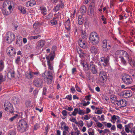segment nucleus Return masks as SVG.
I'll return each instance as SVG.
<instances>
[{"instance_id": "nucleus-11", "label": "nucleus", "mask_w": 135, "mask_h": 135, "mask_svg": "<svg viewBox=\"0 0 135 135\" xmlns=\"http://www.w3.org/2000/svg\"><path fill=\"white\" fill-rule=\"evenodd\" d=\"M122 94L123 96L126 98L130 97L132 95V93L130 90H124L122 92Z\"/></svg>"}, {"instance_id": "nucleus-55", "label": "nucleus", "mask_w": 135, "mask_h": 135, "mask_svg": "<svg viewBox=\"0 0 135 135\" xmlns=\"http://www.w3.org/2000/svg\"><path fill=\"white\" fill-rule=\"evenodd\" d=\"M40 127V126L38 124H36L34 126V129L35 130H36L38 129Z\"/></svg>"}, {"instance_id": "nucleus-60", "label": "nucleus", "mask_w": 135, "mask_h": 135, "mask_svg": "<svg viewBox=\"0 0 135 135\" xmlns=\"http://www.w3.org/2000/svg\"><path fill=\"white\" fill-rule=\"evenodd\" d=\"M31 104V102L30 101H28L26 102L25 105L26 107H28L30 106Z\"/></svg>"}, {"instance_id": "nucleus-22", "label": "nucleus", "mask_w": 135, "mask_h": 135, "mask_svg": "<svg viewBox=\"0 0 135 135\" xmlns=\"http://www.w3.org/2000/svg\"><path fill=\"white\" fill-rule=\"evenodd\" d=\"M40 9L41 12V13L44 16L45 15L47 14V9L45 7L41 6L40 7Z\"/></svg>"}, {"instance_id": "nucleus-20", "label": "nucleus", "mask_w": 135, "mask_h": 135, "mask_svg": "<svg viewBox=\"0 0 135 135\" xmlns=\"http://www.w3.org/2000/svg\"><path fill=\"white\" fill-rule=\"evenodd\" d=\"M90 50L91 53L94 54H97L99 51V50L97 47L94 46H92L90 47Z\"/></svg>"}, {"instance_id": "nucleus-59", "label": "nucleus", "mask_w": 135, "mask_h": 135, "mask_svg": "<svg viewBox=\"0 0 135 135\" xmlns=\"http://www.w3.org/2000/svg\"><path fill=\"white\" fill-rule=\"evenodd\" d=\"M102 113V110H97L96 112H95V113L96 114H100Z\"/></svg>"}, {"instance_id": "nucleus-10", "label": "nucleus", "mask_w": 135, "mask_h": 135, "mask_svg": "<svg viewBox=\"0 0 135 135\" xmlns=\"http://www.w3.org/2000/svg\"><path fill=\"white\" fill-rule=\"evenodd\" d=\"M7 55L9 56L14 55L16 53L14 48L11 47H9L7 48Z\"/></svg>"}, {"instance_id": "nucleus-28", "label": "nucleus", "mask_w": 135, "mask_h": 135, "mask_svg": "<svg viewBox=\"0 0 135 135\" xmlns=\"http://www.w3.org/2000/svg\"><path fill=\"white\" fill-rule=\"evenodd\" d=\"M88 133L89 135H94L95 130L92 128H89L88 130Z\"/></svg>"}, {"instance_id": "nucleus-45", "label": "nucleus", "mask_w": 135, "mask_h": 135, "mask_svg": "<svg viewBox=\"0 0 135 135\" xmlns=\"http://www.w3.org/2000/svg\"><path fill=\"white\" fill-rule=\"evenodd\" d=\"M65 99L71 101L72 100V95L70 94L67 95L65 98Z\"/></svg>"}, {"instance_id": "nucleus-16", "label": "nucleus", "mask_w": 135, "mask_h": 135, "mask_svg": "<svg viewBox=\"0 0 135 135\" xmlns=\"http://www.w3.org/2000/svg\"><path fill=\"white\" fill-rule=\"evenodd\" d=\"M77 51L79 55V56L81 58H84L86 56V54L85 51L80 48H78L77 49Z\"/></svg>"}, {"instance_id": "nucleus-19", "label": "nucleus", "mask_w": 135, "mask_h": 135, "mask_svg": "<svg viewBox=\"0 0 135 135\" xmlns=\"http://www.w3.org/2000/svg\"><path fill=\"white\" fill-rule=\"evenodd\" d=\"M133 126V124L132 123H130L127 125L125 126V130L127 133H129L130 132V131L129 129H131L132 128Z\"/></svg>"}, {"instance_id": "nucleus-30", "label": "nucleus", "mask_w": 135, "mask_h": 135, "mask_svg": "<svg viewBox=\"0 0 135 135\" xmlns=\"http://www.w3.org/2000/svg\"><path fill=\"white\" fill-rule=\"evenodd\" d=\"M18 9L22 14H25L26 13L27 11L25 8L21 6L18 7Z\"/></svg>"}, {"instance_id": "nucleus-25", "label": "nucleus", "mask_w": 135, "mask_h": 135, "mask_svg": "<svg viewBox=\"0 0 135 135\" xmlns=\"http://www.w3.org/2000/svg\"><path fill=\"white\" fill-rule=\"evenodd\" d=\"M81 36L83 39H86L87 37V34L85 32V31H81Z\"/></svg>"}, {"instance_id": "nucleus-54", "label": "nucleus", "mask_w": 135, "mask_h": 135, "mask_svg": "<svg viewBox=\"0 0 135 135\" xmlns=\"http://www.w3.org/2000/svg\"><path fill=\"white\" fill-rule=\"evenodd\" d=\"M8 135H16V132L13 131H10Z\"/></svg>"}, {"instance_id": "nucleus-6", "label": "nucleus", "mask_w": 135, "mask_h": 135, "mask_svg": "<svg viewBox=\"0 0 135 135\" xmlns=\"http://www.w3.org/2000/svg\"><path fill=\"white\" fill-rule=\"evenodd\" d=\"M107 76L106 73L104 71H102L99 73V81L103 85L104 84V82L106 81Z\"/></svg>"}, {"instance_id": "nucleus-17", "label": "nucleus", "mask_w": 135, "mask_h": 135, "mask_svg": "<svg viewBox=\"0 0 135 135\" xmlns=\"http://www.w3.org/2000/svg\"><path fill=\"white\" fill-rule=\"evenodd\" d=\"M109 60V58L108 56L107 57H102L100 58V61L102 62H104L103 65L104 66H106L107 64L108 63Z\"/></svg>"}, {"instance_id": "nucleus-62", "label": "nucleus", "mask_w": 135, "mask_h": 135, "mask_svg": "<svg viewBox=\"0 0 135 135\" xmlns=\"http://www.w3.org/2000/svg\"><path fill=\"white\" fill-rule=\"evenodd\" d=\"M39 26V23H35L33 25V27L34 28H37Z\"/></svg>"}, {"instance_id": "nucleus-51", "label": "nucleus", "mask_w": 135, "mask_h": 135, "mask_svg": "<svg viewBox=\"0 0 135 135\" xmlns=\"http://www.w3.org/2000/svg\"><path fill=\"white\" fill-rule=\"evenodd\" d=\"M62 113L64 116H66L67 115V112L65 110H63L62 112Z\"/></svg>"}, {"instance_id": "nucleus-12", "label": "nucleus", "mask_w": 135, "mask_h": 135, "mask_svg": "<svg viewBox=\"0 0 135 135\" xmlns=\"http://www.w3.org/2000/svg\"><path fill=\"white\" fill-rule=\"evenodd\" d=\"M117 105L120 107H124L126 106L127 104V102L124 99L117 100Z\"/></svg>"}, {"instance_id": "nucleus-23", "label": "nucleus", "mask_w": 135, "mask_h": 135, "mask_svg": "<svg viewBox=\"0 0 135 135\" xmlns=\"http://www.w3.org/2000/svg\"><path fill=\"white\" fill-rule=\"evenodd\" d=\"M129 63L132 66H135V61L131 57L128 60Z\"/></svg>"}, {"instance_id": "nucleus-7", "label": "nucleus", "mask_w": 135, "mask_h": 135, "mask_svg": "<svg viewBox=\"0 0 135 135\" xmlns=\"http://www.w3.org/2000/svg\"><path fill=\"white\" fill-rule=\"evenodd\" d=\"M4 106L6 111L11 113H13V106L9 102H7V103H5L4 105Z\"/></svg>"}, {"instance_id": "nucleus-33", "label": "nucleus", "mask_w": 135, "mask_h": 135, "mask_svg": "<svg viewBox=\"0 0 135 135\" xmlns=\"http://www.w3.org/2000/svg\"><path fill=\"white\" fill-rule=\"evenodd\" d=\"M69 25L70 23L68 22H65V28L68 31L70 30V27Z\"/></svg>"}, {"instance_id": "nucleus-5", "label": "nucleus", "mask_w": 135, "mask_h": 135, "mask_svg": "<svg viewBox=\"0 0 135 135\" xmlns=\"http://www.w3.org/2000/svg\"><path fill=\"white\" fill-rule=\"evenodd\" d=\"M122 79L124 83L127 85L131 84L133 81L131 76L128 74L124 75L122 77Z\"/></svg>"}, {"instance_id": "nucleus-24", "label": "nucleus", "mask_w": 135, "mask_h": 135, "mask_svg": "<svg viewBox=\"0 0 135 135\" xmlns=\"http://www.w3.org/2000/svg\"><path fill=\"white\" fill-rule=\"evenodd\" d=\"M102 47L104 49H105V50L106 51L107 49V41L106 40H104L102 42Z\"/></svg>"}, {"instance_id": "nucleus-32", "label": "nucleus", "mask_w": 135, "mask_h": 135, "mask_svg": "<svg viewBox=\"0 0 135 135\" xmlns=\"http://www.w3.org/2000/svg\"><path fill=\"white\" fill-rule=\"evenodd\" d=\"M4 67V62L2 60H0V71H2Z\"/></svg>"}, {"instance_id": "nucleus-35", "label": "nucleus", "mask_w": 135, "mask_h": 135, "mask_svg": "<svg viewBox=\"0 0 135 135\" xmlns=\"http://www.w3.org/2000/svg\"><path fill=\"white\" fill-rule=\"evenodd\" d=\"M119 58L120 59V60L122 63L124 65H126L127 64L124 58L122 56H120Z\"/></svg>"}, {"instance_id": "nucleus-14", "label": "nucleus", "mask_w": 135, "mask_h": 135, "mask_svg": "<svg viewBox=\"0 0 135 135\" xmlns=\"http://www.w3.org/2000/svg\"><path fill=\"white\" fill-rule=\"evenodd\" d=\"M61 127L60 128L62 130L64 129V131H67V132H69V127L67 126L66 123L64 122H62L60 123Z\"/></svg>"}, {"instance_id": "nucleus-48", "label": "nucleus", "mask_w": 135, "mask_h": 135, "mask_svg": "<svg viewBox=\"0 0 135 135\" xmlns=\"http://www.w3.org/2000/svg\"><path fill=\"white\" fill-rule=\"evenodd\" d=\"M17 24V23L16 22H15L12 23V25L14 26L15 30H16L18 27V26Z\"/></svg>"}, {"instance_id": "nucleus-47", "label": "nucleus", "mask_w": 135, "mask_h": 135, "mask_svg": "<svg viewBox=\"0 0 135 135\" xmlns=\"http://www.w3.org/2000/svg\"><path fill=\"white\" fill-rule=\"evenodd\" d=\"M117 124V128L121 130L123 128V127L122 126V125L120 123Z\"/></svg>"}, {"instance_id": "nucleus-4", "label": "nucleus", "mask_w": 135, "mask_h": 135, "mask_svg": "<svg viewBox=\"0 0 135 135\" xmlns=\"http://www.w3.org/2000/svg\"><path fill=\"white\" fill-rule=\"evenodd\" d=\"M6 38L7 42L11 44L15 40V35L11 32H8L6 34Z\"/></svg>"}, {"instance_id": "nucleus-27", "label": "nucleus", "mask_w": 135, "mask_h": 135, "mask_svg": "<svg viewBox=\"0 0 135 135\" xmlns=\"http://www.w3.org/2000/svg\"><path fill=\"white\" fill-rule=\"evenodd\" d=\"M78 23L80 25H81L84 21V18L83 17L79 15L78 18Z\"/></svg>"}, {"instance_id": "nucleus-2", "label": "nucleus", "mask_w": 135, "mask_h": 135, "mask_svg": "<svg viewBox=\"0 0 135 135\" xmlns=\"http://www.w3.org/2000/svg\"><path fill=\"white\" fill-rule=\"evenodd\" d=\"M89 39L91 43L93 45H96L100 42L99 35L95 32H92L90 34Z\"/></svg>"}, {"instance_id": "nucleus-34", "label": "nucleus", "mask_w": 135, "mask_h": 135, "mask_svg": "<svg viewBox=\"0 0 135 135\" xmlns=\"http://www.w3.org/2000/svg\"><path fill=\"white\" fill-rule=\"evenodd\" d=\"M91 71L93 74H95L97 73V70L95 66L91 67Z\"/></svg>"}, {"instance_id": "nucleus-52", "label": "nucleus", "mask_w": 135, "mask_h": 135, "mask_svg": "<svg viewBox=\"0 0 135 135\" xmlns=\"http://www.w3.org/2000/svg\"><path fill=\"white\" fill-rule=\"evenodd\" d=\"M65 109L66 110L70 111L72 110L73 109V108L67 106L65 107Z\"/></svg>"}, {"instance_id": "nucleus-38", "label": "nucleus", "mask_w": 135, "mask_h": 135, "mask_svg": "<svg viewBox=\"0 0 135 135\" xmlns=\"http://www.w3.org/2000/svg\"><path fill=\"white\" fill-rule=\"evenodd\" d=\"M41 37V36L40 35H38L37 36H31L30 37L31 39H36L40 37Z\"/></svg>"}, {"instance_id": "nucleus-46", "label": "nucleus", "mask_w": 135, "mask_h": 135, "mask_svg": "<svg viewBox=\"0 0 135 135\" xmlns=\"http://www.w3.org/2000/svg\"><path fill=\"white\" fill-rule=\"evenodd\" d=\"M75 88L76 90L78 92H80V93H81V89H80V87H79L76 84L75 85Z\"/></svg>"}, {"instance_id": "nucleus-18", "label": "nucleus", "mask_w": 135, "mask_h": 135, "mask_svg": "<svg viewBox=\"0 0 135 135\" xmlns=\"http://www.w3.org/2000/svg\"><path fill=\"white\" fill-rule=\"evenodd\" d=\"M117 53L118 54L120 53L121 55H124V56L126 57L127 60L131 57L129 56L128 53L126 51L123 50H119L117 51Z\"/></svg>"}, {"instance_id": "nucleus-40", "label": "nucleus", "mask_w": 135, "mask_h": 135, "mask_svg": "<svg viewBox=\"0 0 135 135\" xmlns=\"http://www.w3.org/2000/svg\"><path fill=\"white\" fill-rule=\"evenodd\" d=\"M57 4L59 5L61 8H63L64 7V3L62 1H60L59 3L58 4Z\"/></svg>"}, {"instance_id": "nucleus-57", "label": "nucleus", "mask_w": 135, "mask_h": 135, "mask_svg": "<svg viewBox=\"0 0 135 135\" xmlns=\"http://www.w3.org/2000/svg\"><path fill=\"white\" fill-rule=\"evenodd\" d=\"M105 125L108 128H111L112 126L111 123H107L106 124H105Z\"/></svg>"}, {"instance_id": "nucleus-64", "label": "nucleus", "mask_w": 135, "mask_h": 135, "mask_svg": "<svg viewBox=\"0 0 135 135\" xmlns=\"http://www.w3.org/2000/svg\"><path fill=\"white\" fill-rule=\"evenodd\" d=\"M79 125L81 127H82L84 126L83 122L82 120H80L79 122Z\"/></svg>"}, {"instance_id": "nucleus-56", "label": "nucleus", "mask_w": 135, "mask_h": 135, "mask_svg": "<svg viewBox=\"0 0 135 135\" xmlns=\"http://www.w3.org/2000/svg\"><path fill=\"white\" fill-rule=\"evenodd\" d=\"M74 130V132L76 135H79L80 134V131L78 130V128Z\"/></svg>"}, {"instance_id": "nucleus-41", "label": "nucleus", "mask_w": 135, "mask_h": 135, "mask_svg": "<svg viewBox=\"0 0 135 135\" xmlns=\"http://www.w3.org/2000/svg\"><path fill=\"white\" fill-rule=\"evenodd\" d=\"M90 11H88V13H89V14L90 15H93L94 13V9L92 8L90 9Z\"/></svg>"}, {"instance_id": "nucleus-31", "label": "nucleus", "mask_w": 135, "mask_h": 135, "mask_svg": "<svg viewBox=\"0 0 135 135\" xmlns=\"http://www.w3.org/2000/svg\"><path fill=\"white\" fill-rule=\"evenodd\" d=\"M40 29L39 28H36L32 31V33L33 35H35L40 33Z\"/></svg>"}, {"instance_id": "nucleus-13", "label": "nucleus", "mask_w": 135, "mask_h": 135, "mask_svg": "<svg viewBox=\"0 0 135 135\" xmlns=\"http://www.w3.org/2000/svg\"><path fill=\"white\" fill-rule=\"evenodd\" d=\"M86 39H80L78 42L79 45L81 48L85 49L86 47V44L85 41Z\"/></svg>"}, {"instance_id": "nucleus-39", "label": "nucleus", "mask_w": 135, "mask_h": 135, "mask_svg": "<svg viewBox=\"0 0 135 135\" xmlns=\"http://www.w3.org/2000/svg\"><path fill=\"white\" fill-rule=\"evenodd\" d=\"M2 12L3 15L5 16H7L9 14V12L6 9L2 10Z\"/></svg>"}, {"instance_id": "nucleus-1", "label": "nucleus", "mask_w": 135, "mask_h": 135, "mask_svg": "<svg viewBox=\"0 0 135 135\" xmlns=\"http://www.w3.org/2000/svg\"><path fill=\"white\" fill-rule=\"evenodd\" d=\"M52 59L51 57L50 60H47L48 70H46L44 73L45 76V80L48 84H51L53 79H54L53 76V74L54 72L53 64L50 61V60H52Z\"/></svg>"}, {"instance_id": "nucleus-15", "label": "nucleus", "mask_w": 135, "mask_h": 135, "mask_svg": "<svg viewBox=\"0 0 135 135\" xmlns=\"http://www.w3.org/2000/svg\"><path fill=\"white\" fill-rule=\"evenodd\" d=\"M37 48L40 49L45 45L46 42L44 40H41L37 42Z\"/></svg>"}, {"instance_id": "nucleus-43", "label": "nucleus", "mask_w": 135, "mask_h": 135, "mask_svg": "<svg viewBox=\"0 0 135 135\" xmlns=\"http://www.w3.org/2000/svg\"><path fill=\"white\" fill-rule=\"evenodd\" d=\"M60 8L59 6V5L57 4L54 8V10L55 11L57 12L58 11L60 10Z\"/></svg>"}, {"instance_id": "nucleus-61", "label": "nucleus", "mask_w": 135, "mask_h": 135, "mask_svg": "<svg viewBox=\"0 0 135 135\" xmlns=\"http://www.w3.org/2000/svg\"><path fill=\"white\" fill-rule=\"evenodd\" d=\"M99 120H100L101 121H104L105 120L104 116L103 115H101L100 118H99Z\"/></svg>"}, {"instance_id": "nucleus-50", "label": "nucleus", "mask_w": 135, "mask_h": 135, "mask_svg": "<svg viewBox=\"0 0 135 135\" xmlns=\"http://www.w3.org/2000/svg\"><path fill=\"white\" fill-rule=\"evenodd\" d=\"M51 49L52 52L54 53L56 50V47L54 45L52 46Z\"/></svg>"}, {"instance_id": "nucleus-3", "label": "nucleus", "mask_w": 135, "mask_h": 135, "mask_svg": "<svg viewBox=\"0 0 135 135\" xmlns=\"http://www.w3.org/2000/svg\"><path fill=\"white\" fill-rule=\"evenodd\" d=\"M28 124L27 123L23 120L19 121L18 124V130L20 132H24L27 128Z\"/></svg>"}, {"instance_id": "nucleus-36", "label": "nucleus", "mask_w": 135, "mask_h": 135, "mask_svg": "<svg viewBox=\"0 0 135 135\" xmlns=\"http://www.w3.org/2000/svg\"><path fill=\"white\" fill-rule=\"evenodd\" d=\"M78 109L77 108H75L74 109V111L71 114L74 116H75L78 113Z\"/></svg>"}, {"instance_id": "nucleus-26", "label": "nucleus", "mask_w": 135, "mask_h": 135, "mask_svg": "<svg viewBox=\"0 0 135 135\" xmlns=\"http://www.w3.org/2000/svg\"><path fill=\"white\" fill-rule=\"evenodd\" d=\"M49 24L51 26H54L57 24V21L56 20H52L48 22Z\"/></svg>"}, {"instance_id": "nucleus-37", "label": "nucleus", "mask_w": 135, "mask_h": 135, "mask_svg": "<svg viewBox=\"0 0 135 135\" xmlns=\"http://www.w3.org/2000/svg\"><path fill=\"white\" fill-rule=\"evenodd\" d=\"M53 14L50 13L46 16V19L47 20L51 19L53 17Z\"/></svg>"}, {"instance_id": "nucleus-53", "label": "nucleus", "mask_w": 135, "mask_h": 135, "mask_svg": "<svg viewBox=\"0 0 135 135\" xmlns=\"http://www.w3.org/2000/svg\"><path fill=\"white\" fill-rule=\"evenodd\" d=\"M130 132L133 133V135H135V127H134L131 129Z\"/></svg>"}, {"instance_id": "nucleus-49", "label": "nucleus", "mask_w": 135, "mask_h": 135, "mask_svg": "<svg viewBox=\"0 0 135 135\" xmlns=\"http://www.w3.org/2000/svg\"><path fill=\"white\" fill-rule=\"evenodd\" d=\"M93 124L92 121H91L90 123H88L87 122L86 123V126L88 128L91 127Z\"/></svg>"}, {"instance_id": "nucleus-63", "label": "nucleus", "mask_w": 135, "mask_h": 135, "mask_svg": "<svg viewBox=\"0 0 135 135\" xmlns=\"http://www.w3.org/2000/svg\"><path fill=\"white\" fill-rule=\"evenodd\" d=\"M96 124L97 127L99 128H101L103 126V124L99 122H97L96 123Z\"/></svg>"}, {"instance_id": "nucleus-8", "label": "nucleus", "mask_w": 135, "mask_h": 135, "mask_svg": "<svg viewBox=\"0 0 135 135\" xmlns=\"http://www.w3.org/2000/svg\"><path fill=\"white\" fill-rule=\"evenodd\" d=\"M43 81L40 78H38L34 80L33 83L37 87H42Z\"/></svg>"}, {"instance_id": "nucleus-29", "label": "nucleus", "mask_w": 135, "mask_h": 135, "mask_svg": "<svg viewBox=\"0 0 135 135\" xmlns=\"http://www.w3.org/2000/svg\"><path fill=\"white\" fill-rule=\"evenodd\" d=\"M86 9L85 6L82 5L80 7V11L83 14H84L86 12Z\"/></svg>"}, {"instance_id": "nucleus-21", "label": "nucleus", "mask_w": 135, "mask_h": 135, "mask_svg": "<svg viewBox=\"0 0 135 135\" xmlns=\"http://www.w3.org/2000/svg\"><path fill=\"white\" fill-rule=\"evenodd\" d=\"M36 4V2L34 0H30L27 2L26 4L27 7H32Z\"/></svg>"}, {"instance_id": "nucleus-58", "label": "nucleus", "mask_w": 135, "mask_h": 135, "mask_svg": "<svg viewBox=\"0 0 135 135\" xmlns=\"http://www.w3.org/2000/svg\"><path fill=\"white\" fill-rule=\"evenodd\" d=\"M70 90L71 91V92L73 94L74 93L76 92L75 90L74 86L72 87L70 89Z\"/></svg>"}, {"instance_id": "nucleus-42", "label": "nucleus", "mask_w": 135, "mask_h": 135, "mask_svg": "<svg viewBox=\"0 0 135 135\" xmlns=\"http://www.w3.org/2000/svg\"><path fill=\"white\" fill-rule=\"evenodd\" d=\"M110 100L112 103H114L115 101H117L116 97L114 96L110 98Z\"/></svg>"}, {"instance_id": "nucleus-44", "label": "nucleus", "mask_w": 135, "mask_h": 135, "mask_svg": "<svg viewBox=\"0 0 135 135\" xmlns=\"http://www.w3.org/2000/svg\"><path fill=\"white\" fill-rule=\"evenodd\" d=\"M78 113L80 115H84L85 114L84 111L83 110L80 109L78 110Z\"/></svg>"}, {"instance_id": "nucleus-9", "label": "nucleus", "mask_w": 135, "mask_h": 135, "mask_svg": "<svg viewBox=\"0 0 135 135\" xmlns=\"http://www.w3.org/2000/svg\"><path fill=\"white\" fill-rule=\"evenodd\" d=\"M110 121L113 124L115 123L116 122L117 124H119L120 122V118L119 116L114 115L111 116Z\"/></svg>"}]
</instances>
